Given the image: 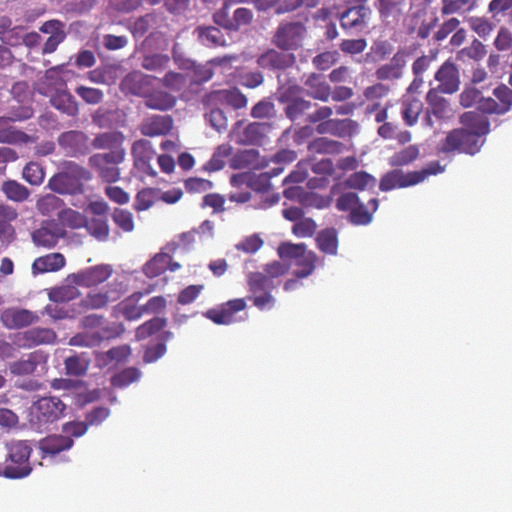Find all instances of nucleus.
<instances>
[{
  "label": "nucleus",
  "instance_id": "obj_1",
  "mask_svg": "<svg viewBox=\"0 0 512 512\" xmlns=\"http://www.w3.org/2000/svg\"><path fill=\"white\" fill-rule=\"evenodd\" d=\"M287 266L279 261H273L264 266L263 272H250L247 275L248 300L261 311L271 310L276 299L272 292L276 288L275 278L285 275Z\"/></svg>",
  "mask_w": 512,
  "mask_h": 512
},
{
  "label": "nucleus",
  "instance_id": "obj_2",
  "mask_svg": "<svg viewBox=\"0 0 512 512\" xmlns=\"http://www.w3.org/2000/svg\"><path fill=\"white\" fill-rule=\"evenodd\" d=\"M7 456L0 463V476L19 479L28 476L32 467L29 458L32 452L31 443L27 440H14L6 444Z\"/></svg>",
  "mask_w": 512,
  "mask_h": 512
},
{
  "label": "nucleus",
  "instance_id": "obj_3",
  "mask_svg": "<svg viewBox=\"0 0 512 512\" xmlns=\"http://www.w3.org/2000/svg\"><path fill=\"white\" fill-rule=\"evenodd\" d=\"M91 178V173L83 166L73 161H65L60 172L50 178L48 186L59 194H77L83 191V182Z\"/></svg>",
  "mask_w": 512,
  "mask_h": 512
},
{
  "label": "nucleus",
  "instance_id": "obj_4",
  "mask_svg": "<svg viewBox=\"0 0 512 512\" xmlns=\"http://www.w3.org/2000/svg\"><path fill=\"white\" fill-rule=\"evenodd\" d=\"M156 80L153 76L130 73V93L144 97L145 105L150 109L169 110L175 105L176 100L167 92L152 91V83Z\"/></svg>",
  "mask_w": 512,
  "mask_h": 512
},
{
  "label": "nucleus",
  "instance_id": "obj_5",
  "mask_svg": "<svg viewBox=\"0 0 512 512\" xmlns=\"http://www.w3.org/2000/svg\"><path fill=\"white\" fill-rule=\"evenodd\" d=\"M66 404L56 396L41 397L30 407V424L41 430L64 417Z\"/></svg>",
  "mask_w": 512,
  "mask_h": 512
},
{
  "label": "nucleus",
  "instance_id": "obj_6",
  "mask_svg": "<svg viewBox=\"0 0 512 512\" xmlns=\"http://www.w3.org/2000/svg\"><path fill=\"white\" fill-rule=\"evenodd\" d=\"M443 171L439 162H431L420 171L403 172L392 170L382 176L379 183L381 191H390L397 188H405L424 181L428 176L437 175Z\"/></svg>",
  "mask_w": 512,
  "mask_h": 512
},
{
  "label": "nucleus",
  "instance_id": "obj_7",
  "mask_svg": "<svg viewBox=\"0 0 512 512\" xmlns=\"http://www.w3.org/2000/svg\"><path fill=\"white\" fill-rule=\"evenodd\" d=\"M278 255L281 259L295 261L296 269L293 274L298 279L310 276L318 261L317 255L313 251H307V246L304 243L283 242L278 247Z\"/></svg>",
  "mask_w": 512,
  "mask_h": 512
},
{
  "label": "nucleus",
  "instance_id": "obj_8",
  "mask_svg": "<svg viewBox=\"0 0 512 512\" xmlns=\"http://www.w3.org/2000/svg\"><path fill=\"white\" fill-rule=\"evenodd\" d=\"M306 35L307 28L301 21H282L272 36V43L282 51H296Z\"/></svg>",
  "mask_w": 512,
  "mask_h": 512
},
{
  "label": "nucleus",
  "instance_id": "obj_9",
  "mask_svg": "<svg viewBox=\"0 0 512 512\" xmlns=\"http://www.w3.org/2000/svg\"><path fill=\"white\" fill-rule=\"evenodd\" d=\"M484 141H477V137L467 129L456 128L449 131L446 137L441 140L439 150L442 153H465L475 155L480 151Z\"/></svg>",
  "mask_w": 512,
  "mask_h": 512
},
{
  "label": "nucleus",
  "instance_id": "obj_10",
  "mask_svg": "<svg viewBox=\"0 0 512 512\" xmlns=\"http://www.w3.org/2000/svg\"><path fill=\"white\" fill-rule=\"evenodd\" d=\"M125 150H112L108 153H97L90 156L89 166L96 170L98 176L107 183L119 180L120 170L117 165L125 160Z\"/></svg>",
  "mask_w": 512,
  "mask_h": 512
},
{
  "label": "nucleus",
  "instance_id": "obj_11",
  "mask_svg": "<svg viewBox=\"0 0 512 512\" xmlns=\"http://www.w3.org/2000/svg\"><path fill=\"white\" fill-rule=\"evenodd\" d=\"M253 18V11L245 7L235 9L232 17L229 16L226 8H220L213 14L214 23L230 32H237L242 27L250 25Z\"/></svg>",
  "mask_w": 512,
  "mask_h": 512
},
{
  "label": "nucleus",
  "instance_id": "obj_12",
  "mask_svg": "<svg viewBox=\"0 0 512 512\" xmlns=\"http://www.w3.org/2000/svg\"><path fill=\"white\" fill-rule=\"evenodd\" d=\"M132 154L134 158V169L140 178L146 176L155 177L157 172L151 166V161L155 157V151L152 149L148 140L142 139L133 143Z\"/></svg>",
  "mask_w": 512,
  "mask_h": 512
},
{
  "label": "nucleus",
  "instance_id": "obj_13",
  "mask_svg": "<svg viewBox=\"0 0 512 512\" xmlns=\"http://www.w3.org/2000/svg\"><path fill=\"white\" fill-rule=\"evenodd\" d=\"M244 298L229 300L218 307L211 308L204 313V316L218 325H229L236 321V313L246 308Z\"/></svg>",
  "mask_w": 512,
  "mask_h": 512
},
{
  "label": "nucleus",
  "instance_id": "obj_14",
  "mask_svg": "<svg viewBox=\"0 0 512 512\" xmlns=\"http://www.w3.org/2000/svg\"><path fill=\"white\" fill-rule=\"evenodd\" d=\"M435 80L438 82L437 89L444 94H454L459 90L460 72L457 65L450 59L446 60L436 71Z\"/></svg>",
  "mask_w": 512,
  "mask_h": 512
},
{
  "label": "nucleus",
  "instance_id": "obj_15",
  "mask_svg": "<svg viewBox=\"0 0 512 512\" xmlns=\"http://www.w3.org/2000/svg\"><path fill=\"white\" fill-rule=\"evenodd\" d=\"M371 16L369 7H348L340 14V26L351 33H361L368 28V20Z\"/></svg>",
  "mask_w": 512,
  "mask_h": 512
},
{
  "label": "nucleus",
  "instance_id": "obj_16",
  "mask_svg": "<svg viewBox=\"0 0 512 512\" xmlns=\"http://www.w3.org/2000/svg\"><path fill=\"white\" fill-rule=\"evenodd\" d=\"M56 338L57 335L52 329L35 327L15 334L13 342L18 348H32L52 344Z\"/></svg>",
  "mask_w": 512,
  "mask_h": 512
},
{
  "label": "nucleus",
  "instance_id": "obj_17",
  "mask_svg": "<svg viewBox=\"0 0 512 512\" xmlns=\"http://www.w3.org/2000/svg\"><path fill=\"white\" fill-rule=\"evenodd\" d=\"M283 171L282 167L272 169V172H264L258 175H233L231 177V184L238 185L245 183L254 192L265 194L270 191L271 183L270 180L273 176L279 175Z\"/></svg>",
  "mask_w": 512,
  "mask_h": 512
},
{
  "label": "nucleus",
  "instance_id": "obj_18",
  "mask_svg": "<svg viewBox=\"0 0 512 512\" xmlns=\"http://www.w3.org/2000/svg\"><path fill=\"white\" fill-rule=\"evenodd\" d=\"M58 144L71 156L86 155L89 152V138L82 131L63 132L58 137Z\"/></svg>",
  "mask_w": 512,
  "mask_h": 512
},
{
  "label": "nucleus",
  "instance_id": "obj_19",
  "mask_svg": "<svg viewBox=\"0 0 512 512\" xmlns=\"http://www.w3.org/2000/svg\"><path fill=\"white\" fill-rule=\"evenodd\" d=\"M268 49L258 57L257 63L260 67L270 70H285L292 67L296 61L293 53Z\"/></svg>",
  "mask_w": 512,
  "mask_h": 512
},
{
  "label": "nucleus",
  "instance_id": "obj_20",
  "mask_svg": "<svg viewBox=\"0 0 512 512\" xmlns=\"http://www.w3.org/2000/svg\"><path fill=\"white\" fill-rule=\"evenodd\" d=\"M358 124L352 119H328L317 125L319 134H331L340 138L351 137L357 130Z\"/></svg>",
  "mask_w": 512,
  "mask_h": 512
},
{
  "label": "nucleus",
  "instance_id": "obj_21",
  "mask_svg": "<svg viewBox=\"0 0 512 512\" xmlns=\"http://www.w3.org/2000/svg\"><path fill=\"white\" fill-rule=\"evenodd\" d=\"M112 274L109 265H96L73 275L74 282L79 286L92 287L106 281Z\"/></svg>",
  "mask_w": 512,
  "mask_h": 512
},
{
  "label": "nucleus",
  "instance_id": "obj_22",
  "mask_svg": "<svg viewBox=\"0 0 512 512\" xmlns=\"http://www.w3.org/2000/svg\"><path fill=\"white\" fill-rule=\"evenodd\" d=\"M74 440L61 434L48 435L38 442L42 458L55 457L72 448Z\"/></svg>",
  "mask_w": 512,
  "mask_h": 512
},
{
  "label": "nucleus",
  "instance_id": "obj_23",
  "mask_svg": "<svg viewBox=\"0 0 512 512\" xmlns=\"http://www.w3.org/2000/svg\"><path fill=\"white\" fill-rule=\"evenodd\" d=\"M459 122L471 134L476 135L477 141H483L481 137L485 136L490 131V122L488 118L478 110L464 112L460 116Z\"/></svg>",
  "mask_w": 512,
  "mask_h": 512
},
{
  "label": "nucleus",
  "instance_id": "obj_24",
  "mask_svg": "<svg viewBox=\"0 0 512 512\" xmlns=\"http://www.w3.org/2000/svg\"><path fill=\"white\" fill-rule=\"evenodd\" d=\"M406 67V54L404 52H397L391 58V60L381 65L375 71V76L381 81H393L400 79L405 71Z\"/></svg>",
  "mask_w": 512,
  "mask_h": 512
},
{
  "label": "nucleus",
  "instance_id": "obj_25",
  "mask_svg": "<svg viewBox=\"0 0 512 512\" xmlns=\"http://www.w3.org/2000/svg\"><path fill=\"white\" fill-rule=\"evenodd\" d=\"M374 5L382 20L397 22L405 15L407 0H377Z\"/></svg>",
  "mask_w": 512,
  "mask_h": 512
},
{
  "label": "nucleus",
  "instance_id": "obj_26",
  "mask_svg": "<svg viewBox=\"0 0 512 512\" xmlns=\"http://www.w3.org/2000/svg\"><path fill=\"white\" fill-rule=\"evenodd\" d=\"M1 320L9 329H20L38 321V316L26 309H9L1 315Z\"/></svg>",
  "mask_w": 512,
  "mask_h": 512
},
{
  "label": "nucleus",
  "instance_id": "obj_27",
  "mask_svg": "<svg viewBox=\"0 0 512 512\" xmlns=\"http://www.w3.org/2000/svg\"><path fill=\"white\" fill-rule=\"evenodd\" d=\"M441 91L430 89L426 95L428 110L426 112V120L431 125L430 115H434L438 119H444L449 116L450 105L446 98L440 95Z\"/></svg>",
  "mask_w": 512,
  "mask_h": 512
},
{
  "label": "nucleus",
  "instance_id": "obj_28",
  "mask_svg": "<svg viewBox=\"0 0 512 512\" xmlns=\"http://www.w3.org/2000/svg\"><path fill=\"white\" fill-rule=\"evenodd\" d=\"M12 122L7 116L0 117V143L27 144L34 141L30 135L14 127Z\"/></svg>",
  "mask_w": 512,
  "mask_h": 512
},
{
  "label": "nucleus",
  "instance_id": "obj_29",
  "mask_svg": "<svg viewBox=\"0 0 512 512\" xmlns=\"http://www.w3.org/2000/svg\"><path fill=\"white\" fill-rule=\"evenodd\" d=\"M304 85L307 88V94L313 99L326 102L331 96V87L320 74H310L304 81Z\"/></svg>",
  "mask_w": 512,
  "mask_h": 512
},
{
  "label": "nucleus",
  "instance_id": "obj_30",
  "mask_svg": "<svg viewBox=\"0 0 512 512\" xmlns=\"http://www.w3.org/2000/svg\"><path fill=\"white\" fill-rule=\"evenodd\" d=\"M51 105L68 116H76L79 112L78 103L67 90H57L50 98Z\"/></svg>",
  "mask_w": 512,
  "mask_h": 512
},
{
  "label": "nucleus",
  "instance_id": "obj_31",
  "mask_svg": "<svg viewBox=\"0 0 512 512\" xmlns=\"http://www.w3.org/2000/svg\"><path fill=\"white\" fill-rule=\"evenodd\" d=\"M166 305L167 301L163 296H154L142 306L130 305V321L137 320L144 315L158 314L166 308Z\"/></svg>",
  "mask_w": 512,
  "mask_h": 512
},
{
  "label": "nucleus",
  "instance_id": "obj_32",
  "mask_svg": "<svg viewBox=\"0 0 512 512\" xmlns=\"http://www.w3.org/2000/svg\"><path fill=\"white\" fill-rule=\"evenodd\" d=\"M65 258L61 253H51L38 257L32 264L33 272H55L65 266Z\"/></svg>",
  "mask_w": 512,
  "mask_h": 512
},
{
  "label": "nucleus",
  "instance_id": "obj_33",
  "mask_svg": "<svg viewBox=\"0 0 512 512\" xmlns=\"http://www.w3.org/2000/svg\"><path fill=\"white\" fill-rule=\"evenodd\" d=\"M120 293L117 290H109L105 293L92 292L89 293L80 302V306L85 309H100L105 307L109 302L117 301Z\"/></svg>",
  "mask_w": 512,
  "mask_h": 512
},
{
  "label": "nucleus",
  "instance_id": "obj_34",
  "mask_svg": "<svg viewBox=\"0 0 512 512\" xmlns=\"http://www.w3.org/2000/svg\"><path fill=\"white\" fill-rule=\"evenodd\" d=\"M199 41L208 47L225 46L226 39L222 31L215 26H198L195 29Z\"/></svg>",
  "mask_w": 512,
  "mask_h": 512
},
{
  "label": "nucleus",
  "instance_id": "obj_35",
  "mask_svg": "<svg viewBox=\"0 0 512 512\" xmlns=\"http://www.w3.org/2000/svg\"><path fill=\"white\" fill-rule=\"evenodd\" d=\"M172 127L169 116H155L142 124L141 132L146 136H158L167 134Z\"/></svg>",
  "mask_w": 512,
  "mask_h": 512
},
{
  "label": "nucleus",
  "instance_id": "obj_36",
  "mask_svg": "<svg viewBox=\"0 0 512 512\" xmlns=\"http://www.w3.org/2000/svg\"><path fill=\"white\" fill-rule=\"evenodd\" d=\"M378 135L385 140H396L398 144L405 145L412 139V134L408 130H399L398 125L392 122H384L377 129Z\"/></svg>",
  "mask_w": 512,
  "mask_h": 512
},
{
  "label": "nucleus",
  "instance_id": "obj_37",
  "mask_svg": "<svg viewBox=\"0 0 512 512\" xmlns=\"http://www.w3.org/2000/svg\"><path fill=\"white\" fill-rule=\"evenodd\" d=\"M126 114L123 110L115 109L101 112L98 110L93 115V122L101 127L124 126L126 122Z\"/></svg>",
  "mask_w": 512,
  "mask_h": 512
},
{
  "label": "nucleus",
  "instance_id": "obj_38",
  "mask_svg": "<svg viewBox=\"0 0 512 512\" xmlns=\"http://www.w3.org/2000/svg\"><path fill=\"white\" fill-rule=\"evenodd\" d=\"M1 191L8 200L16 203L25 202L30 197V190L16 180L4 181Z\"/></svg>",
  "mask_w": 512,
  "mask_h": 512
},
{
  "label": "nucleus",
  "instance_id": "obj_39",
  "mask_svg": "<svg viewBox=\"0 0 512 512\" xmlns=\"http://www.w3.org/2000/svg\"><path fill=\"white\" fill-rule=\"evenodd\" d=\"M166 325L167 319L164 317L151 318L136 328L135 339L137 341L146 340L160 332Z\"/></svg>",
  "mask_w": 512,
  "mask_h": 512
},
{
  "label": "nucleus",
  "instance_id": "obj_40",
  "mask_svg": "<svg viewBox=\"0 0 512 512\" xmlns=\"http://www.w3.org/2000/svg\"><path fill=\"white\" fill-rule=\"evenodd\" d=\"M61 236L60 229L54 225V230L49 227H41L35 230L32 234V239L37 246L53 248Z\"/></svg>",
  "mask_w": 512,
  "mask_h": 512
},
{
  "label": "nucleus",
  "instance_id": "obj_41",
  "mask_svg": "<svg viewBox=\"0 0 512 512\" xmlns=\"http://www.w3.org/2000/svg\"><path fill=\"white\" fill-rule=\"evenodd\" d=\"M485 45L478 39H474L469 46H466L456 53V60L460 62L481 61L486 55Z\"/></svg>",
  "mask_w": 512,
  "mask_h": 512
},
{
  "label": "nucleus",
  "instance_id": "obj_42",
  "mask_svg": "<svg viewBox=\"0 0 512 512\" xmlns=\"http://www.w3.org/2000/svg\"><path fill=\"white\" fill-rule=\"evenodd\" d=\"M317 248L329 255H336L338 249V237L335 229H325L318 233L316 237Z\"/></svg>",
  "mask_w": 512,
  "mask_h": 512
},
{
  "label": "nucleus",
  "instance_id": "obj_43",
  "mask_svg": "<svg viewBox=\"0 0 512 512\" xmlns=\"http://www.w3.org/2000/svg\"><path fill=\"white\" fill-rule=\"evenodd\" d=\"M124 135L119 132H105L98 134L92 141L94 149L119 150L118 147L124 142Z\"/></svg>",
  "mask_w": 512,
  "mask_h": 512
},
{
  "label": "nucleus",
  "instance_id": "obj_44",
  "mask_svg": "<svg viewBox=\"0 0 512 512\" xmlns=\"http://www.w3.org/2000/svg\"><path fill=\"white\" fill-rule=\"evenodd\" d=\"M232 146L228 143L219 145L209 161L205 163L203 169L208 172L219 171L224 168L225 160L232 154Z\"/></svg>",
  "mask_w": 512,
  "mask_h": 512
},
{
  "label": "nucleus",
  "instance_id": "obj_45",
  "mask_svg": "<svg viewBox=\"0 0 512 512\" xmlns=\"http://www.w3.org/2000/svg\"><path fill=\"white\" fill-rule=\"evenodd\" d=\"M420 156V148L418 145H409L397 152L389 158V164L392 167L406 166L414 162Z\"/></svg>",
  "mask_w": 512,
  "mask_h": 512
},
{
  "label": "nucleus",
  "instance_id": "obj_46",
  "mask_svg": "<svg viewBox=\"0 0 512 512\" xmlns=\"http://www.w3.org/2000/svg\"><path fill=\"white\" fill-rule=\"evenodd\" d=\"M259 152L255 149L238 151L231 159L230 166L233 169H243L247 167L257 168L260 166L258 161Z\"/></svg>",
  "mask_w": 512,
  "mask_h": 512
},
{
  "label": "nucleus",
  "instance_id": "obj_47",
  "mask_svg": "<svg viewBox=\"0 0 512 512\" xmlns=\"http://www.w3.org/2000/svg\"><path fill=\"white\" fill-rule=\"evenodd\" d=\"M343 148V143L325 137L317 138L308 145L310 152L318 154H339Z\"/></svg>",
  "mask_w": 512,
  "mask_h": 512
},
{
  "label": "nucleus",
  "instance_id": "obj_48",
  "mask_svg": "<svg viewBox=\"0 0 512 512\" xmlns=\"http://www.w3.org/2000/svg\"><path fill=\"white\" fill-rule=\"evenodd\" d=\"M168 263H170V255L160 252L144 265L143 271L147 277L154 278L167 270Z\"/></svg>",
  "mask_w": 512,
  "mask_h": 512
},
{
  "label": "nucleus",
  "instance_id": "obj_49",
  "mask_svg": "<svg viewBox=\"0 0 512 512\" xmlns=\"http://www.w3.org/2000/svg\"><path fill=\"white\" fill-rule=\"evenodd\" d=\"M477 0H442L441 14H464L475 9Z\"/></svg>",
  "mask_w": 512,
  "mask_h": 512
},
{
  "label": "nucleus",
  "instance_id": "obj_50",
  "mask_svg": "<svg viewBox=\"0 0 512 512\" xmlns=\"http://www.w3.org/2000/svg\"><path fill=\"white\" fill-rule=\"evenodd\" d=\"M422 110L423 103L419 99L413 98L405 100L401 107V115L405 124L408 126L415 125Z\"/></svg>",
  "mask_w": 512,
  "mask_h": 512
},
{
  "label": "nucleus",
  "instance_id": "obj_51",
  "mask_svg": "<svg viewBox=\"0 0 512 512\" xmlns=\"http://www.w3.org/2000/svg\"><path fill=\"white\" fill-rule=\"evenodd\" d=\"M269 130L270 125L267 123H250L244 129V141L249 144H261Z\"/></svg>",
  "mask_w": 512,
  "mask_h": 512
},
{
  "label": "nucleus",
  "instance_id": "obj_52",
  "mask_svg": "<svg viewBox=\"0 0 512 512\" xmlns=\"http://www.w3.org/2000/svg\"><path fill=\"white\" fill-rule=\"evenodd\" d=\"M112 336L113 335L107 329H104L102 332L97 331V332H93L91 334H89V333L77 334L70 339L69 343H70V345H73V346H88L89 347V346H95V345L99 344L102 340H104L105 338H110Z\"/></svg>",
  "mask_w": 512,
  "mask_h": 512
},
{
  "label": "nucleus",
  "instance_id": "obj_53",
  "mask_svg": "<svg viewBox=\"0 0 512 512\" xmlns=\"http://www.w3.org/2000/svg\"><path fill=\"white\" fill-rule=\"evenodd\" d=\"M216 97L220 102L234 109H241L247 105L246 96L236 88L218 91Z\"/></svg>",
  "mask_w": 512,
  "mask_h": 512
},
{
  "label": "nucleus",
  "instance_id": "obj_54",
  "mask_svg": "<svg viewBox=\"0 0 512 512\" xmlns=\"http://www.w3.org/2000/svg\"><path fill=\"white\" fill-rule=\"evenodd\" d=\"M376 179L365 171H358L351 174L345 180V186L350 189L365 190L368 187H374Z\"/></svg>",
  "mask_w": 512,
  "mask_h": 512
},
{
  "label": "nucleus",
  "instance_id": "obj_55",
  "mask_svg": "<svg viewBox=\"0 0 512 512\" xmlns=\"http://www.w3.org/2000/svg\"><path fill=\"white\" fill-rule=\"evenodd\" d=\"M159 189L144 188L139 191L135 197L134 209L137 211H145L149 209L159 198Z\"/></svg>",
  "mask_w": 512,
  "mask_h": 512
},
{
  "label": "nucleus",
  "instance_id": "obj_56",
  "mask_svg": "<svg viewBox=\"0 0 512 512\" xmlns=\"http://www.w3.org/2000/svg\"><path fill=\"white\" fill-rule=\"evenodd\" d=\"M311 102L301 97L290 99L285 107V114L291 120L295 121L303 116L310 108Z\"/></svg>",
  "mask_w": 512,
  "mask_h": 512
},
{
  "label": "nucleus",
  "instance_id": "obj_57",
  "mask_svg": "<svg viewBox=\"0 0 512 512\" xmlns=\"http://www.w3.org/2000/svg\"><path fill=\"white\" fill-rule=\"evenodd\" d=\"M66 374L70 376H83L89 368V361L79 355H72L64 361Z\"/></svg>",
  "mask_w": 512,
  "mask_h": 512
},
{
  "label": "nucleus",
  "instance_id": "obj_58",
  "mask_svg": "<svg viewBox=\"0 0 512 512\" xmlns=\"http://www.w3.org/2000/svg\"><path fill=\"white\" fill-rule=\"evenodd\" d=\"M116 69L112 66L98 67L87 74V78L97 84H111L116 79Z\"/></svg>",
  "mask_w": 512,
  "mask_h": 512
},
{
  "label": "nucleus",
  "instance_id": "obj_59",
  "mask_svg": "<svg viewBox=\"0 0 512 512\" xmlns=\"http://www.w3.org/2000/svg\"><path fill=\"white\" fill-rule=\"evenodd\" d=\"M63 201L54 194H47L37 201V209L42 215H50L61 209Z\"/></svg>",
  "mask_w": 512,
  "mask_h": 512
},
{
  "label": "nucleus",
  "instance_id": "obj_60",
  "mask_svg": "<svg viewBox=\"0 0 512 512\" xmlns=\"http://www.w3.org/2000/svg\"><path fill=\"white\" fill-rule=\"evenodd\" d=\"M85 227L89 234L98 240H105L108 237L109 228L104 218H91L86 221Z\"/></svg>",
  "mask_w": 512,
  "mask_h": 512
},
{
  "label": "nucleus",
  "instance_id": "obj_61",
  "mask_svg": "<svg viewBox=\"0 0 512 512\" xmlns=\"http://www.w3.org/2000/svg\"><path fill=\"white\" fill-rule=\"evenodd\" d=\"M18 217L17 210L5 203H0V236L12 229L11 222Z\"/></svg>",
  "mask_w": 512,
  "mask_h": 512
},
{
  "label": "nucleus",
  "instance_id": "obj_62",
  "mask_svg": "<svg viewBox=\"0 0 512 512\" xmlns=\"http://www.w3.org/2000/svg\"><path fill=\"white\" fill-rule=\"evenodd\" d=\"M45 177L43 168L36 162H29L23 169V178L31 185H40Z\"/></svg>",
  "mask_w": 512,
  "mask_h": 512
},
{
  "label": "nucleus",
  "instance_id": "obj_63",
  "mask_svg": "<svg viewBox=\"0 0 512 512\" xmlns=\"http://www.w3.org/2000/svg\"><path fill=\"white\" fill-rule=\"evenodd\" d=\"M75 91L84 102L91 105L99 104L104 97L102 90L84 85L78 86Z\"/></svg>",
  "mask_w": 512,
  "mask_h": 512
},
{
  "label": "nucleus",
  "instance_id": "obj_64",
  "mask_svg": "<svg viewBox=\"0 0 512 512\" xmlns=\"http://www.w3.org/2000/svg\"><path fill=\"white\" fill-rule=\"evenodd\" d=\"M493 95L504 113L508 112L512 106V90L502 84L493 90Z\"/></svg>",
  "mask_w": 512,
  "mask_h": 512
}]
</instances>
